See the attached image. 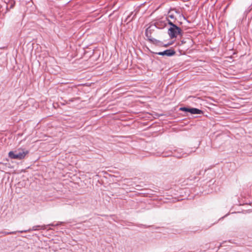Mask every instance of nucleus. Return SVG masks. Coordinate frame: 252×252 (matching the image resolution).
Returning a JSON list of instances; mask_svg holds the SVG:
<instances>
[{
	"label": "nucleus",
	"mask_w": 252,
	"mask_h": 252,
	"mask_svg": "<svg viewBox=\"0 0 252 252\" xmlns=\"http://www.w3.org/2000/svg\"><path fill=\"white\" fill-rule=\"evenodd\" d=\"M189 154L183 152L182 149H179L177 151V153H175L173 155L174 157H176L177 158H181L187 157Z\"/></svg>",
	"instance_id": "6"
},
{
	"label": "nucleus",
	"mask_w": 252,
	"mask_h": 252,
	"mask_svg": "<svg viewBox=\"0 0 252 252\" xmlns=\"http://www.w3.org/2000/svg\"><path fill=\"white\" fill-rule=\"evenodd\" d=\"M176 54L175 51L173 49H167L163 52H160L157 53V54L161 56H166L168 57H170Z\"/></svg>",
	"instance_id": "5"
},
{
	"label": "nucleus",
	"mask_w": 252,
	"mask_h": 252,
	"mask_svg": "<svg viewBox=\"0 0 252 252\" xmlns=\"http://www.w3.org/2000/svg\"><path fill=\"white\" fill-rule=\"evenodd\" d=\"M19 231H11V232H3L2 233L4 235H9V234H15L17 232H18Z\"/></svg>",
	"instance_id": "9"
},
{
	"label": "nucleus",
	"mask_w": 252,
	"mask_h": 252,
	"mask_svg": "<svg viewBox=\"0 0 252 252\" xmlns=\"http://www.w3.org/2000/svg\"><path fill=\"white\" fill-rule=\"evenodd\" d=\"M29 153L27 150L20 149L17 151H10L8 153L9 157L11 159H22Z\"/></svg>",
	"instance_id": "2"
},
{
	"label": "nucleus",
	"mask_w": 252,
	"mask_h": 252,
	"mask_svg": "<svg viewBox=\"0 0 252 252\" xmlns=\"http://www.w3.org/2000/svg\"><path fill=\"white\" fill-rule=\"evenodd\" d=\"M171 155L170 154H168V155H166L165 153H163V157H168L169 156H170Z\"/></svg>",
	"instance_id": "12"
},
{
	"label": "nucleus",
	"mask_w": 252,
	"mask_h": 252,
	"mask_svg": "<svg viewBox=\"0 0 252 252\" xmlns=\"http://www.w3.org/2000/svg\"><path fill=\"white\" fill-rule=\"evenodd\" d=\"M168 16V17L170 18L171 19H174V15L170 14V12H169Z\"/></svg>",
	"instance_id": "11"
},
{
	"label": "nucleus",
	"mask_w": 252,
	"mask_h": 252,
	"mask_svg": "<svg viewBox=\"0 0 252 252\" xmlns=\"http://www.w3.org/2000/svg\"><path fill=\"white\" fill-rule=\"evenodd\" d=\"M168 23L170 26L168 30V34L171 39L177 37L178 35H182V31L180 28L170 20H168Z\"/></svg>",
	"instance_id": "1"
},
{
	"label": "nucleus",
	"mask_w": 252,
	"mask_h": 252,
	"mask_svg": "<svg viewBox=\"0 0 252 252\" xmlns=\"http://www.w3.org/2000/svg\"><path fill=\"white\" fill-rule=\"evenodd\" d=\"M189 108L184 107L180 108V110L182 111H185V112H189Z\"/></svg>",
	"instance_id": "10"
},
{
	"label": "nucleus",
	"mask_w": 252,
	"mask_h": 252,
	"mask_svg": "<svg viewBox=\"0 0 252 252\" xmlns=\"http://www.w3.org/2000/svg\"><path fill=\"white\" fill-rule=\"evenodd\" d=\"M62 222H59L57 223L56 224H54L53 223L49 224L47 225H35L33 226L32 228H30L28 230H20L18 232L19 233H23V232H31L32 231H35L39 230V228H40L41 229L45 230L47 228V226H58L61 224H62Z\"/></svg>",
	"instance_id": "3"
},
{
	"label": "nucleus",
	"mask_w": 252,
	"mask_h": 252,
	"mask_svg": "<svg viewBox=\"0 0 252 252\" xmlns=\"http://www.w3.org/2000/svg\"><path fill=\"white\" fill-rule=\"evenodd\" d=\"M145 35L147 37L148 39L152 43H157L159 42L158 40L153 37L152 36L151 30L150 27L147 28L145 31Z\"/></svg>",
	"instance_id": "4"
},
{
	"label": "nucleus",
	"mask_w": 252,
	"mask_h": 252,
	"mask_svg": "<svg viewBox=\"0 0 252 252\" xmlns=\"http://www.w3.org/2000/svg\"><path fill=\"white\" fill-rule=\"evenodd\" d=\"M192 114H201L203 113V112L197 108H191L189 109V112Z\"/></svg>",
	"instance_id": "7"
},
{
	"label": "nucleus",
	"mask_w": 252,
	"mask_h": 252,
	"mask_svg": "<svg viewBox=\"0 0 252 252\" xmlns=\"http://www.w3.org/2000/svg\"><path fill=\"white\" fill-rule=\"evenodd\" d=\"M7 3V7H9L10 9L12 8L15 5V1L14 0H9Z\"/></svg>",
	"instance_id": "8"
}]
</instances>
